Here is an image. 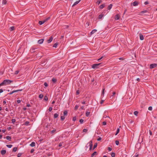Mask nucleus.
<instances>
[{
    "instance_id": "obj_5",
    "label": "nucleus",
    "mask_w": 157,
    "mask_h": 157,
    "mask_svg": "<svg viewBox=\"0 0 157 157\" xmlns=\"http://www.w3.org/2000/svg\"><path fill=\"white\" fill-rule=\"evenodd\" d=\"M52 40H53V37L52 36H51L49 39L47 41V42H48V43H50V42H51Z\"/></svg>"
},
{
    "instance_id": "obj_62",
    "label": "nucleus",
    "mask_w": 157,
    "mask_h": 157,
    "mask_svg": "<svg viewBox=\"0 0 157 157\" xmlns=\"http://www.w3.org/2000/svg\"><path fill=\"white\" fill-rule=\"evenodd\" d=\"M79 94V91L78 90H77V91H76V94L77 95H78V94Z\"/></svg>"
},
{
    "instance_id": "obj_7",
    "label": "nucleus",
    "mask_w": 157,
    "mask_h": 157,
    "mask_svg": "<svg viewBox=\"0 0 157 157\" xmlns=\"http://www.w3.org/2000/svg\"><path fill=\"white\" fill-rule=\"evenodd\" d=\"M132 5L134 6H136L138 4V3L136 1L132 3Z\"/></svg>"
},
{
    "instance_id": "obj_39",
    "label": "nucleus",
    "mask_w": 157,
    "mask_h": 157,
    "mask_svg": "<svg viewBox=\"0 0 157 157\" xmlns=\"http://www.w3.org/2000/svg\"><path fill=\"white\" fill-rule=\"evenodd\" d=\"M79 107V106L78 105H76L75 106V110H76L78 109V108Z\"/></svg>"
},
{
    "instance_id": "obj_3",
    "label": "nucleus",
    "mask_w": 157,
    "mask_h": 157,
    "mask_svg": "<svg viewBox=\"0 0 157 157\" xmlns=\"http://www.w3.org/2000/svg\"><path fill=\"white\" fill-rule=\"evenodd\" d=\"M100 64L96 63L93 64L92 66V67L93 69H96L99 67V66Z\"/></svg>"
},
{
    "instance_id": "obj_57",
    "label": "nucleus",
    "mask_w": 157,
    "mask_h": 157,
    "mask_svg": "<svg viewBox=\"0 0 157 157\" xmlns=\"http://www.w3.org/2000/svg\"><path fill=\"white\" fill-rule=\"evenodd\" d=\"M34 150L33 149H32L30 151V153H33L34 152Z\"/></svg>"
},
{
    "instance_id": "obj_34",
    "label": "nucleus",
    "mask_w": 157,
    "mask_h": 157,
    "mask_svg": "<svg viewBox=\"0 0 157 157\" xmlns=\"http://www.w3.org/2000/svg\"><path fill=\"white\" fill-rule=\"evenodd\" d=\"M67 114V110L63 112V114L64 116H66Z\"/></svg>"
},
{
    "instance_id": "obj_16",
    "label": "nucleus",
    "mask_w": 157,
    "mask_h": 157,
    "mask_svg": "<svg viewBox=\"0 0 157 157\" xmlns=\"http://www.w3.org/2000/svg\"><path fill=\"white\" fill-rule=\"evenodd\" d=\"M113 5L112 4H110L108 7V10H110L112 8Z\"/></svg>"
},
{
    "instance_id": "obj_12",
    "label": "nucleus",
    "mask_w": 157,
    "mask_h": 157,
    "mask_svg": "<svg viewBox=\"0 0 157 157\" xmlns=\"http://www.w3.org/2000/svg\"><path fill=\"white\" fill-rule=\"evenodd\" d=\"M140 37L141 40H143L144 39V37L143 35L141 33L140 34Z\"/></svg>"
},
{
    "instance_id": "obj_1",
    "label": "nucleus",
    "mask_w": 157,
    "mask_h": 157,
    "mask_svg": "<svg viewBox=\"0 0 157 157\" xmlns=\"http://www.w3.org/2000/svg\"><path fill=\"white\" fill-rule=\"evenodd\" d=\"M13 82V81L9 79L4 80L2 83H0V86L9 84Z\"/></svg>"
},
{
    "instance_id": "obj_35",
    "label": "nucleus",
    "mask_w": 157,
    "mask_h": 157,
    "mask_svg": "<svg viewBox=\"0 0 157 157\" xmlns=\"http://www.w3.org/2000/svg\"><path fill=\"white\" fill-rule=\"evenodd\" d=\"M7 1L6 0H3L2 4H6V3Z\"/></svg>"
},
{
    "instance_id": "obj_10",
    "label": "nucleus",
    "mask_w": 157,
    "mask_h": 157,
    "mask_svg": "<svg viewBox=\"0 0 157 157\" xmlns=\"http://www.w3.org/2000/svg\"><path fill=\"white\" fill-rule=\"evenodd\" d=\"M6 151L5 150H2L1 151V154L2 155H4V154H6Z\"/></svg>"
},
{
    "instance_id": "obj_61",
    "label": "nucleus",
    "mask_w": 157,
    "mask_h": 157,
    "mask_svg": "<svg viewBox=\"0 0 157 157\" xmlns=\"http://www.w3.org/2000/svg\"><path fill=\"white\" fill-rule=\"evenodd\" d=\"M19 72V71H15V74L17 75L18 73Z\"/></svg>"
},
{
    "instance_id": "obj_26",
    "label": "nucleus",
    "mask_w": 157,
    "mask_h": 157,
    "mask_svg": "<svg viewBox=\"0 0 157 157\" xmlns=\"http://www.w3.org/2000/svg\"><path fill=\"white\" fill-rule=\"evenodd\" d=\"M52 81L53 82L55 83L56 82L57 80L56 78H52Z\"/></svg>"
},
{
    "instance_id": "obj_51",
    "label": "nucleus",
    "mask_w": 157,
    "mask_h": 157,
    "mask_svg": "<svg viewBox=\"0 0 157 157\" xmlns=\"http://www.w3.org/2000/svg\"><path fill=\"white\" fill-rule=\"evenodd\" d=\"M63 143V142H60L59 144V147H61L62 146V144Z\"/></svg>"
},
{
    "instance_id": "obj_56",
    "label": "nucleus",
    "mask_w": 157,
    "mask_h": 157,
    "mask_svg": "<svg viewBox=\"0 0 157 157\" xmlns=\"http://www.w3.org/2000/svg\"><path fill=\"white\" fill-rule=\"evenodd\" d=\"M56 131V129H54V130H52L51 132V133H54V132H55Z\"/></svg>"
},
{
    "instance_id": "obj_29",
    "label": "nucleus",
    "mask_w": 157,
    "mask_h": 157,
    "mask_svg": "<svg viewBox=\"0 0 157 157\" xmlns=\"http://www.w3.org/2000/svg\"><path fill=\"white\" fill-rule=\"evenodd\" d=\"M90 114V112H86V117H88Z\"/></svg>"
},
{
    "instance_id": "obj_41",
    "label": "nucleus",
    "mask_w": 157,
    "mask_h": 157,
    "mask_svg": "<svg viewBox=\"0 0 157 157\" xmlns=\"http://www.w3.org/2000/svg\"><path fill=\"white\" fill-rule=\"evenodd\" d=\"M116 94V93L115 92H113V95H111L110 97V98H113V96H114Z\"/></svg>"
},
{
    "instance_id": "obj_27",
    "label": "nucleus",
    "mask_w": 157,
    "mask_h": 157,
    "mask_svg": "<svg viewBox=\"0 0 157 157\" xmlns=\"http://www.w3.org/2000/svg\"><path fill=\"white\" fill-rule=\"evenodd\" d=\"M103 16V15L102 14H101L99 16L98 18L99 19H101L102 18Z\"/></svg>"
},
{
    "instance_id": "obj_23",
    "label": "nucleus",
    "mask_w": 157,
    "mask_h": 157,
    "mask_svg": "<svg viewBox=\"0 0 157 157\" xmlns=\"http://www.w3.org/2000/svg\"><path fill=\"white\" fill-rule=\"evenodd\" d=\"M102 2L101 0H98L97 2L96 3L98 5H99Z\"/></svg>"
},
{
    "instance_id": "obj_64",
    "label": "nucleus",
    "mask_w": 157,
    "mask_h": 157,
    "mask_svg": "<svg viewBox=\"0 0 157 157\" xmlns=\"http://www.w3.org/2000/svg\"><path fill=\"white\" fill-rule=\"evenodd\" d=\"M101 140V137H99L98 138V139L97 140L98 141H100Z\"/></svg>"
},
{
    "instance_id": "obj_13",
    "label": "nucleus",
    "mask_w": 157,
    "mask_h": 157,
    "mask_svg": "<svg viewBox=\"0 0 157 157\" xmlns=\"http://www.w3.org/2000/svg\"><path fill=\"white\" fill-rule=\"evenodd\" d=\"M30 145L32 147H34L35 145V143L34 142H32L30 144Z\"/></svg>"
},
{
    "instance_id": "obj_46",
    "label": "nucleus",
    "mask_w": 157,
    "mask_h": 157,
    "mask_svg": "<svg viewBox=\"0 0 157 157\" xmlns=\"http://www.w3.org/2000/svg\"><path fill=\"white\" fill-rule=\"evenodd\" d=\"M115 143L117 145H118L119 144V141L118 140H116L115 141Z\"/></svg>"
},
{
    "instance_id": "obj_4",
    "label": "nucleus",
    "mask_w": 157,
    "mask_h": 157,
    "mask_svg": "<svg viewBox=\"0 0 157 157\" xmlns=\"http://www.w3.org/2000/svg\"><path fill=\"white\" fill-rule=\"evenodd\" d=\"M157 66V64L155 63H152L150 65V69L153 68Z\"/></svg>"
},
{
    "instance_id": "obj_14",
    "label": "nucleus",
    "mask_w": 157,
    "mask_h": 157,
    "mask_svg": "<svg viewBox=\"0 0 157 157\" xmlns=\"http://www.w3.org/2000/svg\"><path fill=\"white\" fill-rule=\"evenodd\" d=\"M6 138L7 140L10 141L11 139V137L10 136H7L6 137Z\"/></svg>"
},
{
    "instance_id": "obj_50",
    "label": "nucleus",
    "mask_w": 157,
    "mask_h": 157,
    "mask_svg": "<svg viewBox=\"0 0 157 157\" xmlns=\"http://www.w3.org/2000/svg\"><path fill=\"white\" fill-rule=\"evenodd\" d=\"M104 90L105 89H103L102 90V91L101 93V95H104Z\"/></svg>"
},
{
    "instance_id": "obj_42",
    "label": "nucleus",
    "mask_w": 157,
    "mask_h": 157,
    "mask_svg": "<svg viewBox=\"0 0 157 157\" xmlns=\"http://www.w3.org/2000/svg\"><path fill=\"white\" fill-rule=\"evenodd\" d=\"M44 99L45 101H47L48 99V98L47 96H45Z\"/></svg>"
},
{
    "instance_id": "obj_40",
    "label": "nucleus",
    "mask_w": 157,
    "mask_h": 157,
    "mask_svg": "<svg viewBox=\"0 0 157 157\" xmlns=\"http://www.w3.org/2000/svg\"><path fill=\"white\" fill-rule=\"evenodd\" d=\"M50 19V17H48L47 18H46L44 20V21H45V22L48 21V20H49Z\"/></svg>"
},
{
    "instance_id": "obj_38",
    "label": "nucleus",
    "mask_w": 157,
    "mask_h": 157,
    "mask_svg": "<svg viewBox=\"0 0 157 157\" xmlns=\"http://www.w3.org/2000/svg\"><path fill=\"white\" fill-rule=\"evenodd\" d=\"M138 113V112L137 111H135L134 113V114L136 116H137Z\"/></svg>"
},
{
    "instance_id": "obj_15",
    "label": "nucleus",
    "mask_w": 157,
    "mask_h": 157,
    "mask_svg": "<svg viewBox=\"0 0 157 157\" xmlns=\"http://www.w3.org/2000/svg\"><path fill=\"white\" fill-rule=\"evenodd\" d=\"M17 92V90H13L12 92H11L10 93H8V94H9V95H11L13 94V93H15V92Z\"/></svg>"
},
{
    "instance_id": "obj_47",
    "label": "nucleus",
    "mask_w": 157,
    "mask_h": 157,
    "mask_svg": "<svg viewBox=\"0 0 157 157\" xmlns=\"http://www.w3.org/2000/svg\"><path fill=\"white\" fill-rule=\"evenodd\" d=\"M22 155V153H18L17 154V157H20Z\"/></svg>"
},
{
    "instance_id": "obj_59",
    "label": "nucleus",
    "mask_w": 157,
    "mask_h": 157,
    "mask_svg": "<svg viewBox=\"0 0 157 157\" xmlns=\"http://www.w3.org/2000/svg\"><path fill=\"white\" fill-rule=\"evenodd\" d=\"M148 3H148V2H147V1H146V2H144V4H145V5H147V4H148Z\"/></svg>"
},
{
    "instance_id": "obj_21",
    "label": "nucleus",
    "mask_w": 157,
    "mask_h": 157,
    "mask_svg": "<svg viewBox=\"0 0 157 157\" xmlns=\"http://www.w3.org/2000/svg\"><path fill=\"white\" fill-rule=\"evenodd\" d=\"M97 152L96 151L94 152L91 155V157H93L94 155H97Z\"/></svg>"
},
{
    "instance_id": "obj_54",
    "label": "nucleus",
    "mask_w": 157,
    "mask_h": 157,
    "mask_svg": "<svg viewBox=\"0 0 157 157\" xmlns=\"http://www.w3.org/2000/svg\"><path fill=\"white\" fill-rule=\"evenodd\" d=\"M87 131V129H84L83 130V132H86Z\"/></svg>"
},
{
    "instance_id": "obj_19",
    "label": "nucleus",
    "mask_w": 157,
    "mask_h": 157,
    "mask_svg": "<svg viewBox=\"0 0 157 157\" xmlns=\"http://www.w3.org/2000/svg\"><path fill=\"white\" fill-rule=\"evenodd\" d=\"M105 6V4H102L100 6V9H102Z\"/></svg>"
},
{
    "instance_id": "obj_25",
    "label": "nucleus",
    "mask_w": 157,
    "mask_h": 157,
    "mask_svg": "<svg viewBox=\"0 0 157 157\" xmlns=\"http://www.w3.org/2000/svg\"><path fill=\"white\" fill-rule=\"evenodd\" d=\"M17 147H14L13 149V151L16 152L17 151Z\"/></svg>"
},
{
    "instance_id": "obj_49",
    "label": "nucleus",
    "mask_w": 157,
    "mask_h": 157,
    "mask_svg": "<svg viewBox=\"0 0 157 157\" xmlns=\"http://www.w3.org/2000/svg\"><path fill=\"white\" fill-rule=\"evenodd\" d=\"M52 107H50L49 108L48 110L50 112H51L52 111Z\"/></svg>"
},
{
    "instance_id": "obj_22",
    "label": "nucleus",
    "mask_w": 157,
    "mask_h": 157,
    "mask_svg": "<svg viewBox=\"0 0 157 157\" xmlns=\"http://www.w3.org/2000/svg\"><path fill=\"white\" fill-rule=\"evenodd\" d=\"M59 116V114H58L57 113H55L54 114V118H57Z\"/></svg>"
},
{
    "instance_id": "obj_44",
    "label": "nucleus",
    "mask_w": 157,
    "mask_h": 157,
    "mask_svg": "<svg viewBox=\"0 0 157 157\" xmlns=\"http://www.w3.org/2000/svg\"><path fill=\"white\" fill-rule=\"evenodd\" d=\"M29 124V121H26L25 122V124L26 126L28 125Z\"/></svg>"
},
{
    "instance_id": "obj_18",
    "label": "nucleus",
    "mask_w": 157,
    "mask_h": 157,
    "mask_svg": "<svg viewBox=\"0 0 157 157\" xmlns=\"http://www.w3.org/2000/svg\"><path fill=\"white\" fill-rule=\"evenodd\" d=\"M36 49V48H32L30 49L31 52L32 53L34 52H35L34 50Z\"/></svg>"
},
{
    "instance_id": "obj_30",
    "label": "nucleus",
    "mask_w": 157,
    "mask_h": 157,
    "mask_svg": "<svg viewBox=\"0 0 157 157\" xmlns=\"http://www.w3.org/2000/svg\"><path fill=\"white\" fill-rule=\"evenodd\" d=\"M6 146L8 147L9 148H10L13 146V145H11V144H8V145H6Z\"/></svg>"
},
{
    "instance_id": "obj_9",
    "label": "nucleus",
    "mask_w": 157,
    "mask_h": 157,
    "mask_svg": "<svg viewBox=\"0 0 157 157\" xmlns=\"http://www.w3.org/2000/svg\"><path fill=\"white\" fill-rule=\"evenodd\" d=\"M120 18V15L119 14H117L115 16V19L116 20H119Z\"/></svg>"
},
{
    "instance_id": "obj_58",
    "label": "nucleus",
    "mask_w": 157,
    "mask_h": 157,
    "mask_svg": "<svg viewBox=\"0 0 157 157\" xmlns=\"http://www.w3.org/2000/svg\"><path fill=\"white\" fill-rule=\"evenodd\" d=\"M98 64H100L99 67H101L103 65V63H99Z\"/></svg>"
},
{
    "instance_id": "obj_31",
    "label": "nucleus",
    "mask_w": 157,
    "mask_h": 157,
    "mask_svg": "<svg viewBox=\"0 0 157 157\" xmlns=\"http://www.w3.org/2000/svg\"><path fill=\"white\" fill-rule=\"evenodd\" d=\"M43 97V95L42 94H40L39 96V97L41 99Z\"/></svg>"
},
{
    "instance_id": "obj_45",
    "label": "nucleus",
    "mask_w": 157,
    "mask_h": 157,
    "mask_svg": "<svg viewBox=\"0 0 157 157\" xmlns=\"http://www.w3.org/2000/svg\"><path fill=\"white\" fill-rule=\"evenodd\" d=\"M84 120L82 119H81L79 120V122L81 123L82 124Z\"/></svg>"
},
{
    "instance_id": "obj_63",
    "label": "nucleus",
    "mask_w": 157,
    "mask_h": 157,
    "mask_svg": "<svg viewBox=\"0 0 157 157\" xmlns=\"http://www.w3.org/2000/svg\"><path fill=\"white\" fill-rule=\"evenodd\" d=\"M102 124L103 125H106V122L105 121H104L103 122Z\"/></svg>"
},
{
    "instance_id": "obj_8",
    "label": "nucleus",
    "mask_w": 157,
    "mask_h": 157,
    "mask_svg": "<svg viewBox=\"0 0 157 157\" xmlns=\"http://www.w3.org/2000/svg\"><path fill=\"white\" fill-rule=\"evenodd\" d=\"M44 41V39H42L39 40L38 41V43L39 44H42Z\"/></svg>"
},
{
    "instance_id": "obj_24",
    "label": "nucleus",
    "mask_w": 157,
    "mask_h": 157,
    "mask_svg": "<svg viewBox=\"0 0 157 157\" xmlns=\"http://www.w3.org/2000/svg\"><path fill=\"white\" fill-rule=\"evenodd\" d=\"M58 43L57 42V43H56L55 44L53 45V47H54V48H56L57 47V46L58 45Z\"/></svg>"
},
{
    "instance_id": "obj_11",
    "label": "nucleus",
    "mask_w": 157,
    "mask_h": 157,
    "mask_svg": "<svg viewBox=\"0 0 157 157\" xmlns=\"http://www.w3.org/2000/svg\"><path fill=\"white\" fill-rule=\"evenodd\" d=\"M97 31V30L96 29H93L92 31L90 32V34L92 35L94 34V33H96Z\"/></svg>"
},
{
    "instance_id": "obj_37",
    "label": "nucleus",
    "mask_w": 157,
    "mask_h": 157,
    "mask_svg": "<svg viewBox=\"0 0 157 157\" xmlns=\"http://www.w3.org/2000/svg\"><path fill=\"white\" fill-rule=\"evenodd\" d=\"M12 123L13 124H14L16 121V120L14 119H12L11 120Z\"/></svg>"
},
{
    "instance_id": "obj_33",
    "label": "nucleus",
    "mask_w": 157,
    "mask_h": 157,
    "mask_svg": "<svg viewBox=\"0 0 157 157\" xmlns=\"http://www.w3.org/2000/svg\"><path fill=\"white\" fill-rule=\"evenodd\" d=\"M111 155L112 157H115V153L114 152H112L111 154Z\"/></svg>"
},
{
    "instance_id": "obj_6",
    "label": "nucleus",
    "mask_w": 157,
    "mask_h": 157,
    "mask_svg": "<svg viewBox=\"0 0 157 157\" xmlns=\"http://www.w3.org/2000/svg\"><path fill=\"white\" fill-rule=\"evenodd\" d=\"M81 1V0H79L78 1H77L75 2V3H74V4L72 5V7H74L78 3L80 2Z\"/></svg>"
},
{
    "instance_id": "obj_55",
    "label": "nucleus",
    "mask_w": 157,
    "mask_h": 157,
    "mask_svg": "<svg viewBox=\"0 0 157 157\" xmlns=\"http://www.w3.org/2000/svg\"><path fill=\"white\" fill-rule=\"evenodd\" d=\"M44 85L46 87H47L48 86V84L46 82L44 83Z\"/></svg>"
},
{
    "instance_id": "obj_43",
    "label": "nucleus",
    "mask_w": 157,
    "mask_h": 157,
    "mask_svg": "<svg viewBox=\"0 0 157 157\" xmlns=\"http://www.w3.org/2000/svg\"><path fill=\"white\" fill-rule=\"evenodd\" d=\"M89 25V22H87L86 23L85 26L86 27H88Z\"/></svg>"
},
{
    "instance_id": "obj_20",
    "label": "nucleus",
    "mask_w": 157,
    "mask_h": 157,
    "mask_svg": "<svg viewBox=\"0 0 157 157\" xmlns=\"http://www.w3.org/2000/svg\"><path fill=\"white\" fill-rule=\"evenodd\" d=\"M15 29L14 26H12L10 27V31H12L13 30Z\"/></svg>"
},
{
    "instance_id": "obj_32",
    "label": "nucleus",
    "mask_w": 157,
    "mask_h": 157,
    "mask_svg": "<svg viewBox=\"0 0 157 157\" xmlns=\"http://www.w3.org/2000/svg\"><path fill=\"white\" fill-rule=\"evenodd\" d=\"M120 131V129L119 128H118L117 129L116 132L115 134V135H117L119 132Z\"/></svg>"
},
{
    "instance_id": "obj_60",
    "label": "nucleus",
    "mask_w": 157,
    "mask_h": 157,
    "mask_svg": "<svg viewBox=\"0 0 157 157\" xmlns=\"http://www.w3.org/2000/svg\"><path fill=\"white\" fill-rule=\"evenodd\" d=\"M112 150V148H111L110 147H109L108 148V150H109V151H110Z\"/></svg>"
},
{
    "instance_id": "obj_17",
    "label": "nucleus",
    "mask_w": 157,
    "mask_h": 157,
    "mask_svg": "<svg viewBox=\"0 0 157 157\" xmlns=\"http://www.w3.org/2000/svg\"><path fill=\"white\" fill-rule=\"evenodd\" d=\"M44 23H45V21H44V20H43V21H40L39 22V24L40 25H42Z\"/></svg>"
},
{
    "instance_id": "obj_28",
    "label": "nucleus",
    "mask_w": 157,
    "mask_h": 157,
    "mask_svg": "<svg viewBox=\"0 0 157 157\" xmlns=\"http://www.w3.org/2000/svg\"><path fill=\"white\" fill-rule=\"evenodd\" d=\"M61 120L63 121L65 119V117L64 116H61L60 117Z\"/></svg>"
},
{
    "instance_id": "obj_2",
    "label": "nucleus",
    "mask_w": 157,
    "mask_h": 157,
    "mask_svg": "<svg viewBox=\"0 0 157 157\" xmlns=\"http://www.w3.org/2000/svg\"><path fill=\"white\" fill-rule=\"evenodd\" d=\"M89 145V146H90V150H91L92 147H93V142L92 140H91L90 141V142L87 143L86 147L87 148L88 147L87 146V145Z\"/></svg>"
},
{
    "instance_id": "obj_36",
    "label": "nucleus",
    "mask_w": 157,
    "mask_h": 157,
    "mask_svg": "<svg viewBox=\"0 0 157 157\" xmlns=\"http://www.w3.org/2000/svg\"><path fill=\"white\" fill-rule=\"evenodd\" d=\"M97 143H95V144H94V146L93 149L94 150L95 148H96L97 147Z\"/></svg>"
},
{
    "instance_id": "obj_52",
    "label": "nucleus",
    "mask_w": 157,
    "mask_h": 157,
    "mask_svg": "<svg viewBox=\"0 0 157 157\" xmlns=\"http://www.w3.org/2000/svg\"><path fill=\"white\" fill-rule=\"evenodd\" d=\"M147 12V10H144V11H141V13H146Z\"/></svg>"
},
{
    "instance_id": "obj_48",
    "label": "nucleus",
    "mask_w": 157,
    "mask_h": 157,
    "mask_svg": "<svg viewBox=\"0 0 157 157\" xmlns=\"http://www.w3.org/2000/svg\"><path fill=\"white\" fill-rule=\"evenodd\" d=\"M76 120V117H73L72 120L73 121H75Z\"/></svg>"
},
{
    "instance_id": "obj_53",
    "label": "nucleus",
    "mask_w": 157,
    "mask_h": 157,
    "mask_svg": "<svg viewBox=\"0 0 157 157\" xmlns=\"http://www.w3.org/2000/svg\"><path fill=\"white\" fill-rule=\"evenodd\" d=\"M152 108L151 106H150L148 107V110H152Z\"/></svg>"
}]
</instances>
